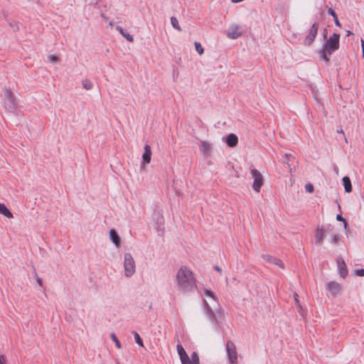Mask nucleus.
Segmentation results:
<instances>
[{
    "mask_svg": "<svg viewBox=\"0 0 364 364\" xmlns=\"http://www.w3.org/2000/svg\"><path fill=\"white\" fill-rule=\"evenodd\" d=\"M338 133H342V134H343V130H338Z\"/></svg>",
    "mask_w": 364,
    "mask_h": 364,
    "instance_id": "49530a36",
    "label": "nucleus"
},
{
    "mask_svg": "<svg viewBox=\"0 0 364 364\" xmlns=\"http://www.w3.org/2000/svg\"><path fill=\"white\" fill-rule=\"evenodd\" d=\"M343 185L346 193H350L352 191V184L350 179L348 176H344L342 178Z\"/></svg>",
    "mask_w": 364,
    "mask_h": 364,
    "instance_id": "6ab92c4d",
    "label": "nucleus"
},
{
    "mask_svg": "<svg viewBox=\"0 0 364 364\" xmlns=\"http://www.w3.org/2000/svg\"><path fill=\"white\" fill-rule=\"evenodd\" d=\"M214 269H215L217 272H221L222 269L218 266H215Z\"/></svg>",
    "mask_w": 364,
    "mask_h": 364,
    "instance_id": "37998d69",
    "label": "nucleus"
},
{
    "mask_svg": "<svg viewBox=\"0 0 364 364\" xmlns=\"http://www.w3.org/2000/svg\"><path fill=\"white\" fill-rule=\"evenodd\" d=\"M361 48H362V55L364 58V40L361 39Z\"/></svg>",
    "mask_w": 364,
    "mask_h": 364,
    "instance_id": "a19ab883",
    "label": "nucleus"
},
{
    "mask_svg": "<svg viewBox=\"0 0 364 364\" xmlns=\"http://www.w3.org/2000/svg\"><path fill=\"white\" fill-rule=\"evenodd\" d=\"M284 157L287 159V161H283V163H286L287 164H288L289 166H290V165L289 164V161L291 158H294V156L291 154H285Z\"/></svg>",
    "mask_w": 364,
    "mask_h": 364,
    "instance_id": "72a5a7b5",
    "label": "nucleus"
},
{
    "mask_svg": "<svg viewBox=\"0 0 364 364\" xmlns=\"http://www.w3.org/2000/svg\"><path fill=\"white\" fill-rule=\"evenodd\" d=\"M34 275L35 277H36V282L37 283L40 285V286H42L43 285V281L41 278L38 277V275H37V273L34 270Z\"/></svg>",
    "mask_w": 364,
    "mask_h": 364,
    "instance_id": "4c0bfd02",
    "label": "nucleus"
},
{
    "mask_svg": "<svg viewBox=\"0 0 364 364\" xmlns=\"http://www.w3.org/2000/svg\"><path fill=\"white\" fill-rule=\"evenodd\" d=\"M204 302L206 306V314L208 316L209 319L212 321L216 322V318L214 311L212 310V309L210 308V306H209L206 301H204Z\"/></svg>",
    "mask_w": 364,
    "mask_h": 364,
    "instance_id": "412c9836",
    "label": "nucleus"
},
{
    "mask_svg": "<svg viewBox=\"0 0 364 364\" xmlns=\"http://www.w3.org/2000/svg\"><path fill=\"white\" fill-rule=\"evenodd\" d=\"M242 33L240 31V26L237 24L231 25L228 31L227 36L230 39H237L242 36Z\"/></svg>",
    "mask_w": 364,
    "mask_h": 364,
    "instance_id": "1a4fd4ad",
    "label": "nucleus"
},
{
    "mask_svg": "<svg viewBox=\"0 0 364 364\" xmlns=\"http://www.w3.org/2000/svg\"><path fill=\"white\" fill-rule=\"evenodd\" d=\"M350 35H353V33L350 31H348L346 36H350Z\"/></svg>",
    "mask_w": 364,
    "mask_h": 364,
    "instance_id": "a18cd8bd",
    "label": "nucleus"
},
{
    "mask_svg": "<svg viewBox=\"0 0 364 364\" xmlns=\"http://www.w3.org/2000/svg\"><path fill=\"white\" fill-rule=\"evenodd\" d=\"M116 29L129 41V42H133L134 38L133 36L129 34V33H127L124 31V30L119 26H117Z\"/></svg>",
    "mask_w": 364,
    "mask_h": 364,
    "instance_id": "4be33fe9",
    "label": "nucleus"
},
{
    "mask_svg": "<svg viewBox=\"0 0 364 364\" xmlns=\"http://www.w3.org/2000/svg\"><path fill=\"white\" fill-rule=\"evenodd\" d=\"M82 84L83 88L85 89L86 90H90L93 87L92 82L90 80H87V79L83 80L82 82Z\"/></svg>",
    "mask_w": 364,
    "mask_h": 364,
    "instance_id": "393cba45",
    "label": "nucleus"
},
{
    "mask_svg": "<svg viewBox=\"0 0 364 364\" xmlns=\"http://www.w3.org/2000/svg\"><path fill=\"white\" fill-rule=\"evenodd\" d=\"M328 14L333 17L336 26L341 27V24L338 18V16H337L336 13L335 12V11L332 8H329L328 9Z\"/></svg>",
    "mask_w": 364,
    "mask_h": 364,
    "instance_id": "5701e85b",
    "label": "nucleus"
},
{
    "mask_svg": "<svg viewBox=\"0 0 364 364\" xmlns=\"http://www.w3.org/2000/svg\"><path fill=\"white\" fill-rule=\"evenodd\" d=\"M195 47L198 54L202 55L204 53V49L200 43L195 42Z\"/></svg>",
    "mask_w": 364,
    "mask_h": 364,
    "instance_id": "7c9ffc66",
    "label": "nucleus"
},
{
    "mask_svg": "<svg viewBox=\"0 0 364 364\" xmlns=\"http://www.w3.org/2000/svg\"><path fill=\"white\" fill-rule=\"evenodd\" d=\"M171 23L174 28L177 29L178 31H181V28L178 24V21L176 17L172 16L171 18Z\"/></svg>",
    "mask_w": 364,
    "mask_h": 364,
    "instance_id": "c85d7f7f",
    "label": "nucleus"
},
{
    "mask_svg": "<svg viewBox=\"0 0 364 364\" xmlns=\"http://www.w3.org/2000/svg\"><path fill=\"white\" fill-rule=\"evenodd\" d=\"M178 353L180 356V359L182 364H190V358L186 353L185 349L181 344L176 346Z\"/></svg>",
    "mask_w": 364,
    "mask_h": 364,
    "instance_id": "9d476101",
    "label": "nucleus"
},
{
    "mask_svg": "<svg viewBox=\"0 0 364 364\" xmlns=\"http://www.w3.org/2000/svg\"><path fill=\"white\" fill-rule=\"evenodd\" d=\"M226 350L230 364H237V353L236 347L232 341H228Z\"/></svg>",
    "mask_w": 364,
    "mask_h": 364,
    "instance_id": "423d86ee",
    "label": "nucleus"
},
{
    "mask_svg": "<svg viewBox=\"0 0 364 364\" xmlns=\"http://www.w3.org/2000/svg\"><path fill=\"white\" fill-rule=\"evenodd\" d=\"M4 103L5 109L9 112H14L17 108L15 97L10 90L4 92Z\"/></svg>",
    "mask_w": 364,
    "mask_h": 364,
    "instance_id": "20e7f679",
    "label": "nucleus"
},
{
    "mask_svg": "<svg viewBox=\"0 0 364 364\" xmlns=\"http://www.w3.org/2000/svg\"><path fill=\"white\" fill-rule=\"evenodd\" d=\"M327 32H328V31H327V29H326V28H324V30H323V38H324V39H326V37H327Z\"/></svg>",
    "mask_w": 364,
    "mask_h": 364,
    "instance_id": "79ce46f5",
    "label": "nucleus"
},
{
    "mask_svg": "<svg viewBox=\"0 0 364 364\" xmlns=\"http://www.w3.org/2000/svg\"><path fill=\"white\" fill-rule=\"evenodd\" d=\"M2 15H3V17L5 19V21H6L8 22L9 26L11 27V28L13 30V31L17 32V31H19L18 22H17V21H9L7 19L6 16L4 14V13H3Z\"/></svg>",
    "mask_w": 364,
    "mask_h": 364,
    "instance_id": "aec40b11",
    "label": "nucleus"
},
{
    "mask_svg": "<svg viewBox=\"0 0 364 364\" xmlns=\"http://www.w3.org/2000/svg\"><path fill=\"white\" fill-rule=\"evenodd\" d=\"M294 300H295L296 304H299V299H298V294H295V295H294Z\"/></svg>",
    "mask_w": 364,
    "mask_h": 364,
    "instance_id": "c03bdc74",
    "label": "nucleus"
},
{
    "mask_svg": "<svg viewBox=\"0 0 364 364\" xmlns=\"http://www.w3.org/2000/svg\"><path fill=\"white\" fill-rule=\"evenodd\" d=\"M109 238L117 247H119L121 242L120 237L114 229L110 230Z\"/></svg>",
    "mask_w": 364,
    "mask_h": 364,
    "instance_id": "2eb2a0df",
    "label": "nucleus"
},
{
    "mask_svg": "<svg viewBox=\"0 0 364 364\" xmlns=\"http://www.w3.org/2000/svg\"><path fill=\"white\" fill-rule=\"evenodd\" d=\"M204 293H205V296H209L211 299H213V301L216 304H218L217 298H216V296H215V295L213 291H212L210 290L205 289Z\"/></svg>",
    "mask_w": 364,
    "mask_h": 364,
    "instance_id": "cd10ccee",
    "label": "nucleus"
},
{
    "mask_svg": "<svg viewBox=\"0 0 364 364\" xmlns=\"http://www.w3.org/2000/svg\"><path fill=\"white\" fill-rule=\"evenodd\" d=\"M318 23H314L309 31L308 35L306 36L304 41V45L306 46H310L314 41L318 30Z\"/></svg>",
    "mask_w": 364,
    "mask_h": 364,
    "instance_id": "0eeeda50",
    "label": "nucleus"
},
{
    "mask_svg": "<svg viewBox=\"0 0 364 364\" xmlns=\"http://www.w3.org/2000/svg\"><path fill=\"white\" fill-rule=\"evenodd\" d=\"M338 274L342 278H345L348 274V269L344 260L341 257L337 260Z\"/></svg>",
    "mask_w": 364,
    "mask_h": 364,
    "instance_id": "9b49d317",
    "label": "nucleus"
},
{
    "mask_svg": "<svg viewBox=\"0 0 364 364\" xmlns=\"http://www.w3.org/2000/svg\"><path fill=\"white\" fill-rule=\"evenodd\" d=\"M5 363H6V359H5L4 355H0V364H5Z\"/></svg>",
    "mask_w": 364,
    "mask_h": 364,
    "instance_id": "ea45409f",
    "label": "nucleus"
},
{
    "mask_svg": "<svg viewBox=\"0 0 364 364\" xmlns=\"http://www.w3.org/2000/svg\"><path fill=\"white\" fill-rule=\"evenodd\" d=\"M48 59L53 63H57L58 61V58L54 55H48Z\"/></svg>",
    "mask_w": 364,
    "mask_h": 364,
    "instance_id": "c9c22d12",
    "label": "nucleus"
},
{
    "mask_svg": "<svg viewBox=\"0 0 364 364\" xmlns=\"http://www.w3.org/2000/svg\"><path fill=\"white\" fill-rule=\"evenodd\" d=\"M332 234L331 235V242L332 244H337L338 242L340 240V235L338 233H334V231L331 232Z\"/></svg>",
    "mask_w": 364,
    "mask_h": 364,
    "instance_id": "bb28decb",
    "label": "nucleus"
},
{
    "mask_svg": "<svg viewBox=\"0 0 364 364\" xmlns=\"http://www.w3.org/2000/svg\"><path fill=\"white\" fill-rule=\"evenodd\" d=\"M179 290L183 292L192 291L196 289V280L193 272L186 267H181L176 274Z\"/></svg>",
    "mask_w": 364,
    "mask_h": 364,
    "instance_id": "f257e3e1",
    "label": "nucleus"
},
{
    "mask_svg": "<svg viewBox=\"0 0 364 364\" xmlns=\"http://www.w3.org/2000/svg\"><path fill=\"white\" fill-rule=\"evenodd\" d=\"M134 333V340H135V342L139 346H144V343H143V341L142 339L141 338L139 334L136 332V331H134L133 332Z\"/></svg>",
    "mask_w": 364,
    "mask_h": 364,
    "instance_id": "c756f323",
    "label": "nucleus"
},
{
    "mask_svg": "<svg viewBox=\"0 0 364 364\" xmlns=\"http://www.w3.org/2000/svg\"><path fill=\"white\" fill-rule=\"evenodd\" d=\"M355 274L358 277H364V269H360L355 271Z\"/></svg>",
    "mask_w": 364,
    "mask_h": 364,
    "instance_id": "e433bc0d",
    "label": "nucleus"
},
{
    "mask_svg": "<svg viewBox=\"0 0 364 364\" xmlns=\"http://www.w3.org/2000/svg\"><path fill=\"white\" fill-rule=\"evenodd\" d=\"M339 40L340 35L334 33L326 41L323 49L326 50L329 55H332L339 48Z\"/></svg>",
    "mask_w": 364,
    "mask_h": 364,
    "instance_id": "f03ea898",
    "label": "nucleus"
},
{
    "mask_svg": "<svg viewBox=\"0 0 364 364\" xmlns=\"http://www.w3.org/2000/svg\"><path fill=\"white\" fill-rule=\"evenodd\" d=\"M124 275L127 277H132L135 273L136 264L132 255L127 252L124 257Z\"/></svg>",
    "mask_w": 364,
    "mask_h": 364,
    "instance_id": "7ed1b4c3",
    "label": "nucleus"
},
{
    "mask_svg": "<svg viewBox=\"0 0 364 364\" xmlns=\"http://www.w3.org/2000/svg\"><path fill=\"white\" fill-rule=\"evenodd\" d=\"M0 214H2L5 217L8 218H13V213L10 211V210L5 205L4 203H0Z\"/></svg>",
    "mask_w": 364,
    "mask_h": 364,
    "instance_id": "a211bd4d",
    "label": "nucleus"
},
{
    "mask_svg": "<svg viewBox=\"0 0 364 364\" xmlns=\"http://www.w3.org/2000/svg\"><path fill=\"white\" fill-rule=\"evenodd\" d=\"M327 289L333 296H336L341 291V285L336 282H330L327 284Z\"/></svg>",
    "mask_w": 364,
    "mask_h": 364,
    "instance_id": "ddd939ff",
    "label": "nucleus"
},
{
    "mask_svg": "<svg viewBox=\"0 0 364 364\" xmlns=\"http://www.w3.org/2000/svg\"><path fill=\"white\" fill-rule=\"evenodd\" d=\"M238 143V138L235 134H230L226 137V144L230 147H235Z\"/></svg>",
    "mask_w": 364,
    "mask_h": 364,
    "instance_id": "dca6fc26",
    "label": "nucleus"
},
{
    "mask_svg": "<svg viewBox=\"0 0 364 364\" xmlns=\"http://www.w3.org/2000/svg\"><path fill=\"white\" fill-rule=\"evenodd\" d=\"M190 364H199V356L196 352H193L190 358Z\"/></svg>",
    "mask_w": 364,
    "mask_h": 364,
    "instance_id": "a878e982",
    "label": "nucleus"
},
{
    "mask_svg": "<svg viewBox=\"0 0 364 364\" xmlns=\"http://www.w3.org/2000/svg\"><path fill=\"white\" fill-rule=\"evenodd\" d=\"M200 150L205 157L210 156L211 146L208 142L204 141L201 142Z\"/></svg>",
    "mask_w": 364,
    "mask_h": 364,
    "instance_id": "f3484780",
    "label": "nucleus"
},
{
    "mask_svg": "<svg viewBox=\"0 0 364 364\" xmlns=\"http://www.w3.org/2000/svg\"><path fill=\"white\" fill-rule=\"evenodd\" d=\"M318 55H319V57L324 60L326 61V63H328L329 61H330V58L328 57V53L327 51H326V50L324 49H321L319 52H318Z\"/></svg>",
    "mask_w": 364,
    "mask_h": 364,
    "instance_id": "b1692460",
    "label": "nucleus"
},
{
    "mask_svg": "<svg viewBox=\"0 0 364 364\" xmlns=\"http://www.w3.org/2000/svg\"><path fill=\"white\" fill-rule=\"evenodd\" d=\"M90 5H96L99 3L100 0H87Z\"/></svg>",
    "mask_w": 364,
    "mask_h": 364,
    "instance_id": "58836bf2",
    "label": "nucleus"
},
{
    "mask_svg": "<svg viewBox=\"0 0 364 364\" xmlns=\"http://www.w3.org/2000/svg\"><path fill=\"white\" fill-rule=\"evenodd\" d=\"M262 258L266 260L267 262H268L269 263H272V264H274L275 265H278L279 267H280L281 268L284 269V264L283 262H282L281 259L277 258V257H272L269 255H262Z\"/></svg>",
    "mask_w": 364,
    "mask_h": 364,
    "instance_id": "f8f14e48",
    "label": "nucleus"
},
{
    "mask_svg": "<svg viewBox=\"0 0 364 364\" xmlns=\"http://www.w3.org/2000/svg\"><path fill=\"white\" fill-rule=\"evenodd\" d=\"M334 230V226L328 225L325 227V229L318 228L316 230L315 242L317 245L321 246L324 238V232H333Z\"/></svg>",
    "mask_w": 364,
    "mask_h": 364,
    "instance_id": "6e6552de",
    "label": "nucleus"
},
{
    "mask_svg": "<svg viewBox=\"0 0 364 364\" xmlns=\"http://www.w3.org/2000/svg\"><path fill=\"white\" fill-rule=\"evenodd\" d=\"M250 172L252 178H254L252 188L255 191L259 193L264 183L263 176L261 173L255 168L251 169Z\"/></svg>",
    "mask_w": 364,
    "mask_h": 364,
    "instance_id": "39448f33",
    "label": "nucleus"
},
{
    "mask_svg": "<svg viewBox=\"0 0 364 364\" xmlns=\"http://www.w3.org/2000/svg\"><path fill=\"white\" fill-rule=\"evenodd\" d=\"M111 338H112V341L115 343V345H116L117 348H121L122 346H121L120 342L117 339L116 335L114 333H112L111 334Z\"/></svg>",
    "mask_w": 364,
    "mask_h": 364,
    "instance_id": "2f4dec72",
    "label": "nucleus"
},
{
    "mask_svg": "<svg viewBox=\"0 0 364 364\" xmlns=\"http://www.w3.org/2000/svg\"><path fill=\"white\" fill-rule=\"evenodd\" d=\"M151 149L148 144L144 146V153L142 155L143 162L145 164H149L151 158Z\"/></svg>",
    "mask_w": 364,
    "mask_h": 364,
    "instance_id": "4468645a",
    "label": "nucleus"
},
{
    "mask_svg": "<svg viewBox=\"0 0 364 364\" xmlns=\"http://www.w3.org/2000/svg\"><path fill=\"white\" fill-rule=\"evenodd\" d=\"M305 190L309 193H312L314 190V186L311 183H307L305 186Z\"/></svg>",
    "mask_w": 364,
    "mask_h": 364,
    "instance_id": "473e14b6",
    "label": "nucleus"
},
{
    "mask_svg": "<svg viewBox=\"0 0 364 364\" xmlns=\"http://www.w3.org/2000/svg\"><path fill=\"white\" fill-rule=\"evenodd\" d=\"M336 220H338V221L343 222L344 228H345L347 227V222H346V219L344 218H343V216L341 215H336Z\"/></svg>",
    "mask_w": 364,
    "mask_h": 364,
    "instance_id": "f704fd0d",
    "label": "nucleus"
}]
</instances>
